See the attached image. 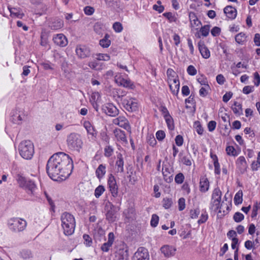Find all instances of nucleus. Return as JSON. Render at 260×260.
I'll return each mask as SVG.
<instances>
[{"label":"nucleus","mask_w":260,"mask_h":260,"mask_svg":"<svg viewBox=\"0 0 260 260\" xmlns=\"http://www.w3.org/2000/svg\"><path fill=\"white\" fill-rule=\"evenodd\" d=\"M73 169V160L69 155L60 152L54 154L48 160L46 171L53 180H63L69 177Z\"/></svg>","instance_id":"f257e3e1"},{"label":"nucleus","mask_w":260,"mask_h":260,"mask_svg":"<svg viewBox=\"0 0 260 260\" xmlns=\"http://www.w3.org/2000/svg\"><path fill=\"white\" fill-rule=\"evenodd\" d=\"M61 225L66 235H72L75 230V220L74 217L68 212L63 213L61 216Z\"/></svg>","instance_id":"f03ea898"},{"label":"nucleus","mask_w":260,"mask_h":260,"mask_svg":"<svg viewBox=\"0 0 260 260\" xmlns=\"http://www.w3.org/2000/svg\"><path fill=\"white\" fill-rule=\"evenodd\" d=\"M17 180L19 186L23 188L28 194L31 196L36 195L37 187L34 181L30 180H26L24 177L19 175H18Z\"/></svg>","instance_id":"7ed1b4c3"},{"label":"nucleus","mask_w":260,"mask_h":260,"mask_svg":"<svg viewBox=\"0 0 260 260\" xmlns=\"http://www.w3.org/2000/svg\"><path fill=\"white\" fill-rule=\"evenodd\" d=\"M67 143L70 150L77 152L80 151L83 145L80 135L75 133H71L68 136Z\"/></svg>","instance_id":"20e7f679"},{"label":"nucleus","mask_w":260,"mask_h":260,"mask_svg":"<svg viewBox=\"0 0 260 260\" xmlns=\"http://www.w3.org/2000/svg\"><path fill=\"white\" fill-rule=\"evenodd\" d=\"M20 155L24 159H30L34 153V145L29 140L23 141L19 146Z\"/></svg>","instance_id":"39448f33"},{"label":"nucleus","mask_w":260,"mask_h":260,"mask_svg":"<svg viewBox=\"0 0 260 260\" xmlns=\"http://www.w3.org/2000/svg\"><path fill=\"white\" fill-rule=\"evenodd\" d=\"M118 98L121 99L123 107L128 112H134L138 110V102L135 98L123 95H118Z\"/></svg>","instance_id":"423d86ee"},{"label":"nucleus","mask_w":260,"mask_h":260,"mask_svg":"<svg viewBox=\"0 0 260 260\" xmlns=\"http://www.w3.org/2000/svg\"><path fill=\"white\" fill-rule=\"evenodd\" d=\"M26 221L19 218H13L9 221V226L10 230L15 232L23 231L26 226Z\"/></svg>","instance_id":"0eeeda50"},{"label":"nucleus","mask_w":260,"mask_h":260,"mask_svg":"<svg viewBox=\"0 0 260 260\" xmlns=\"http://www.w3.org/2000/svg\"><path fill=\"white\" fill-rule=\"evenodd\" d=\"M115 257L117 260H127L128 258V247L124 243L117 247Z\"/></svg>","instance_id":"6e6552de"},{"label":"nucleus","mask_w":260,"mask_h":260,"mask_svg":"<svg viewBox=\"0 0 260 260\" xmlns=\"http://www.w3.org/2000/svg\"><path fill=\"white\" fill-rule=\"evenodd\" d=\"M108 185L112 196L114 198L117 197L118 195V186L115 177L112 174L109 176Z\"/></svg>","instance_id":"1a4fd4ad"},{"label":"nucleus","mask_w":260,"mask_h":260,"mask_svg":"<svg viewBox=\"0 0 260 260\" xmlns=\"http://www.w3.org/2000/svg\"><path fill=\"white\" fill-rule=\"evenodd\" d=\"M76 53L79 58L83 59L90 56L91 50L85 45H79L76 47Z\"/></svg>","instance_id":"9d476101"},{"label":"nucleus","mask_w":260,"mask_h":260,"mask_svg":"<svg viewBox=\"0 0 260 260\" xmlns=\"http://www.w3.org/2000/svg\"><path fill=\"white\" fill-rule=\"evenodd\" d=\"M149 254L147 249L144 247H140L135 253L133 260H149Z\"/></svg>","instance_id":"9b49d317"},{"label":"nucleus","mask_w":260,"mask_h":260,"mask_svg":"<svg viewBox=\"0 0 260 260\" xmlns=\"http://www.w3.org/2000/svg\"><path fill=\"white\" fill-rule=\"evenodd\" d=\"M161 172L166 181L170 182L173 180V170L168 163H163Z\"/></svg>","instance_id":"f8f14e48"},{"label":"nucleus","mask_w":260,"mask_h":260,"mask_svg":"<svg viewBox=\"0 0 260 260\" xmlns=\"http://www.w3.org/2000/svg\"><path fill=\"white\" fill-rule=\"evenodd\" d=\"M103 110L106 114L110 116H115L119 112L117 108L111 103L105 104L103 107Z\"/></svg>","instance_id":"ddd939ff"},{"label":"nucleus","mask_w":260,"mask_h":260,"mask_svg":"<svg viewBox=\"0 0 260 260\" xmlns=\"http://www.w3.org/2000/svg\"><path fill=\"white\" fill-rule=\"evenodd\" d=\"M116 212L115 207L111 204L106 214V219L109 222H113L116 221L117 219Z\"/></svg>","instance_id":"4468645a"},{"label":"nucleus","mask_w":260,"mask_h":260,"mask_svg":"<svg viewBox=\"0 0 260 260\" xmlns=\"http://www.w3.org/2000/svg\"><path fill=\"white\" fill-rule=\"evenodd\" d=\"M170 89L171 90L172 93L174 95H177L180 87V83L178 78L172 79L168 81Z\"/></svg>","instance_id":"2eb2a0df"},{"label":"nucleus","mask_w":260,"mask_h":260,"mask_svg":"<svg viewBox=\"0 0 260 260\" xmlns=\"http://www.w3.org/2000/svg\"><path fill=\"white\" fill-rule=\"evenodd\" d=\"M113 122L114 124L119 125L126 130H129L131 128L128 120L123 116H119L114 119Z\"/></svg>","instance_id":"dca6fc26"},{"label":"nucleus","mask_w":260,"mask_h":260,"mask_svg":"<svg viewBox=\"0 0 260 260\" xmlns=\"http://www.w3.org/2000/svg\"><path fill=\"white\" fill-rule=\"evenodd\" d=\"M54 43L60 47H64L68 44V40L62 34L56 35L53 38Z\"/></svg>","instance_id":"f3484780"},{"label":"nucleus","mask_w":260,"mask_h":260,"mask_svg":"<svg viewBox=\"0 0 260 260\" xmlns=\"http://www.w3.org/2000/svg\"><path fill=\"white\" fill-rule=\"evenodd\" d=\"M160 251L165 257H169L175 255L176 249L172 246L166 245L161 247Z\"/></svg>","instance_id":"a211bd4d"},{"label":"nucleus","mask_w":260,"mask_h":260,"mask_svg":"<svg viewBox=\"0 0 260 260\" xmlns=\"http://www.w3.org/2000/svg\"><path fill=\"white\" fill-rule=\"evenodd\" d=\"M115 236L113 233L111 232L108 234V240L107 242L104 243L101 246V250L104 252H108L112 246L114 241Z\"/></svg>","instance_id":"6ab92c4d"},{"label":"nucleus","mask_w":260,"mask_h":260,"mask_svg":"<svg viewBox=\"0 0 260 260\" xmlns=\"http://www.w3.org/2000/svg\"><path fill=\"white\" fill-rule=\"evenodd\" d=\"M115 81L118 85L124 87L133 89L134 87V84L129 80L125 79L123 78H115Z\"/></svg>","instance_id":"aec40b11"},{"label":"nucleus","mask_w":260,"mask_h":260,"mask_svg":"<svg viewBox=\"0 0 260 260\" xmlns=\"http://www.w3.org/2000/svg\"><path fill=\"white\" fill-rule=\"evenodd\" d=\"M223 11L226 16L231 19H235L237 16L236 9L231 6L225 7L223 9Z\"/></svg>","instance_id":"412c9836"},{"label":"nucleus","mask_w":260,"mask_h":260,"mask_svg":"<svg viewBox=\"0 0 260 260\" xmlns=\"http://www.w3.org/2000/svg\"><path fill=\"white\" fill-rule=\"evenodd\" d=\"M236 164L241 173H243L246 170L247 164L244 156H240L237 159Z\"/></svg>","instance_id":"4be33fe9"},{"label":"nucleus","mask_w":260,"mask_h":260,"mask_svg":"<svg viewBox=\"0 0 260 260\" xmlns=\"http://www.w3.org/2000/svg\"><path fill=\"white\" fill-rule=\"evenodd\" d=\"M200 190L202 192L207 191L209 188V182L205 176L201 177L200 181Z\"/></svg>","instance_id":"5701e85b"},{"label":"nucleus","mask_w":260,"mask_h":260,"mask_svg":"<svg viewBox=\"0 0 260 260\" xmlns=\"http://www.w3.org/2000/svg\"><path fill=\"white\" fill-rule=\"evenodd\" d=\"M198 46L202 57L205 59L209 58L210 56V52L205 44L203 43L200 42L198 43Z\"/></svg>","instance_id":"b1692460"},{"label":"nucleus","mask_w":260,"mask_h":260,"mask_svg":"<svg viewBox=\"0 0 260 260\" xmlns=\"http://www.w3.org/2000/svg\"><path fill=\"white\" fill-rule=\"evenodd\" d=\"M63 26V21L59 18H54L52 20L49 24V27L54 30H57L62 28Z\"/></svg>","instance_id":"393cba45"},{"label":"nucleus","mask_w":260,"mask_h":260,"mask_svg":"<svg viewBox=\"0 0 260 260\" xmlns=\"http://www.w3.org/2000/svg\"><path fill=\"white\" fill-rule=\"evenodd\" d=\"M117 160L116 161L115 167L117 172L122 173L124 171L123 165L124 161L122 155L121 153H119L117 155Z\"/></svg>","instance_id":"a878e982"},{"label":"nucleus","mask_w":260,"mask_h":260,"mask_svg":"<svg viewBox=\"0 0 260 260\" xmlns=\"http://www.w3.org/2000/svg\"><path fill=\"white\" fill-rule=\"evenodd\" d=\"M83 126L89 135H91L92 137H95L96 136L97 132L89 121H85L83 123Z\"/></svg>","instance_id":"bb28decb"},{"label":"nucleus","mask_w":260,"mask_h":260,"mask_svg":"<svg viewBox=\"0 0 260 260\" xmlns=\"http://www.w3.org/2000/svg\"><path fill=\"white\" fill-rule=\"evenodd\" d=\"M88 64L90 69L96 71L101 70L104 67V63L98 62V60L96 59L94 60L89 61Z\"/></svg>","instance_id":"cd10ccee"},{"label":"nucleus","mask_w":260,"mask_h":260,"mask_svg":"<svg viewBox=\"0 0 260 260\" xmlns=\"http://www.w3.org/2000/svg\"><path fill=\"white\" fill-rule=\"evenodd\" d=\"M114 135L117 140L121 141L123 142L127 143V141L124 132L120 129H116L114 131Z\"/></svg>","instance_id":"c85d7f7f"},{"label":"nucleus","mask_w":260,"mask_h":260,"mask_svg":"<svg viewBox=\"0 0 260 260\" xmlns=\"http://www.w3.org/2000/svg\"><path fill=\"white\" fill-rule=\"evenodd\" d=\"M189 17L192 27L199 26L200 25H201V21L198 19L195 13L193 12L190 13Z\"/></svg>","instance_id":"c756f323"},{"label":"nucleus","mask_w":260,"mask_h":260,"mask_svg":"<svg viewBox=\"0 0 260 260\" xmlns=\"http://www.w3.org/2000/svg\"><path fill=\"white\" fill-rule=\"evenodd\" d=\"M106 166L103 164L99 166L95 171V174L97 178L101 179L106 174Z\"/></svg>","instance_id":"7c9ffc66"},{"label":"nucleus","mask_w":260,"mask_h":260,"mask_svg":"<svg viewBox=\"0 0 260 260\" xmlns=\"http://www.w3.org/2000/svg\"><path fill=\"white\" fill-rule=\"evenodd\" d=\"M8 9L12 17L22 18L24 16V14L21 13L20 11L17 8L8 7Z\"/></svg>","instance_id":"2f4dec72"},{"label":"nucleus","mask_w":260,"mask_h":260,"mask_svg":"<svg viewBox=\"0 0 260 260\" xmlns=\"http://www.w3.org/2000/svg\"><path fill=\"white\" fill-rule=\"evenodd\" d=\"M221 200H212L211 203V208L212 210H217L219 209V212H221V207L223 205V203L220 204Z\"/></svg>","instance_id":"473e14b6"},{"label":"nucleus","mask_w":260,"mask_h":260,"mask_svg":"<svg viewBox=\"0 0 260 260\" xmlns=\"http://www.w3.org/2000/svg\"><path fill=\"white\" fill-rule=\"evenodd\" d=\"M94 237L96 241H101L102 239H105V231L101 228L98 229L94 233Z\"/></svg>","instance_id":"72a5a7b5"},{"label":"nucleus","mask_w":260,"mask_h":260,"mask_svg":"<svg viewBox=\"0 0 260 260\" xmlns=\"http://www.w3.org/2000/svg\"><path fill=\"white\" fill-rule=\"evenodd\" d=\"M235 41L239 44H243L246 41V36L245 34L241 32L236 35Z\"/></svg>","instance_id":"f704fd0d"},{"label":"nucleus","mask_w":260,"mask_h":260,"mask_svg":"<svg viewBox=\"0 0 260 260\" xmlns=\"http://www.w3.org/2000/svg\"><path fill=\"white\" fill-rule=\"evenodd\" d=\"M110 36L106 34L104 38L100 41V45L103 48H107L111 44V41L109 39Z\"/></svg>","instance_id":"c9c22d12"},{"label":"nucleus","mask_w":260,"mask_h":260,"mask_svg":"<svg viewBox=\"0 0 260 260\" xmlns=\"http://www.w3.org/2000/svg\"><path fill=\"white\" fill-rule=\"evenodd\" d=\"M243 192L242 190H239L235 196L234 201L236 205H239L242 203Z\"/></svg>","instance_id":"e433bc0d"},{"label":"nucleus","mask_w":260,"mask_h":260,"mask_svg":"<svg viewBox=\"0 0 260 260\" xmlns=\"http://www.w3.org/2000/svg\"><path fill=\"white\" fill-rule=\"evenodd\" d=\"M234 113L236 114H240L242 113V106L240 104L235 102L234 105L232 107Z\"/></svg>","instance_id":"4c0bfd02"},{"label":"nucleus","mask_w":260,"mask_h":260,"mask_svg":"<svg viewBox=\"0 0 260 260\" xmlns=\"http://www.w3.org/2000/svg\"><path fill=\"white\" fill-rule=\"evenodd\" d=\"M166 122L167 124L168 127L169 129L172 130L174 128V122H173V119L171 116L167 115L166 116V117H165Z\"/></svg>","instance_id":"58836bf2"},{"label":"nucleus","mask_w":260,"mask_h":260,"mask_svg":"<svg viewBox=\"0 0 260 260\" xmlns=\"http://www.w3.org/2000/svg\"><path fill=\"white\" fill-rule=\"evenodd\" d=\"M221 191L218 188H215L212 195V200H221Z\"/></svg>","instance_id":"ea45409f"},{"label":"nucleus","mask_w":260,"mask_h":260,"mask_svg":"<svg viewBox=\"0 0 260 260\" xmlns=\"http://www.w3.org/2000/svg\"><path fill=\"white\" fill-rule=\"evenodd\" d=\"M105 189L104 186L99 185L94 191V196L96 198H99L105 191Z\"/></svg>","instance_id":"a19ab883"},{"label":"nucleus","mask_w":260,"mask_h":260,"mask_svg":"<svg viewBox=\"0 0 260 260\" xmlns=\"http://www.w3.org/2000/svg\"><path fill=\"white\" fill-rule=\"evenodd\" d=\"M210 89L209 85H205L204 87L201 88L199 91V94L201 96L205 97L208 94V90Z\"/></svg>","instance_id":"79ce46f5"},{"label":"nucleus","mask_w":260,"mask_h":260,"mask_svg":"<svg viewBox=\"0 0 260 260\" xmlns=\"http://www.w3.org/2000/svg\"><path fill=\"white\" fill-rule=\"evenodd\" d=\"M172 205V200L170 198H164L162 201V206L165 209L170 208Z\"/></svg>","instance_id":"37998d69"},{"label":"nucleus","mask_w":260,"mask_h":260,"mask_svg":"<svg viewBox=\"0 0 260 260\" xmlns=\"http://www.w3.org/2000/svg\"><path fill=\"white\" fill-rule=\"evenodd\" d=\"M209 30V25H205L204 26L202 27L200 29V32H201L202 36L204 37H207L208 35Z\"/></svg>","instance_id":"c03bdc74"},{"label":"nucleus","mask_w":260,"mask_h":260,"mask_svg":"<svg viewBox=\"0 0 260 260\" xmlns=\"http://www.w3.org/2000/svg\"><path fill=\"white\" fill-rule=\"evenodd\" d=\"M159 217L156 214L152 215L150 224L152 227H156L158 223Z\"/></svg>","instance_id":"a18cd8bd"},{"label":"nucleus","mask_w":260,"mask_h":260,"mask_svg":"<svg viewBox=\"0 0 260 260\" xmlns=\"http://www.w3.org/2000/svg\"><path fill=\"white\" fill-rule=\"evenodd\" d=\"M84 243L87 246H90L92 243L91 238L87 234H84L83 236Z\"/></svg>","instance_id":"49530a36"},{"label":"nucleus","mask_w":260,"mask_h":260,"mask_svg":"<svg viewBox=\"0 0 260 260\" xmlns=\"http://www.w3.org/2000/svg\"><path fill=\"white\" fill-rule=\"evenodd\" d=\"M244 215L240 212H236L234 215L233 218L235 222H241L244 219Z\"/></svg>","instance_id":"de8ad7c7"},{"label":"nucleus","mask_w":260,"mask_h":260,"mask_svg":"<svg viewBox=\"0 0 260 260\" xmlns=\"http://www.w3.org/2000/svg\"><path fill=\"white\" fill-rule=\"evenodd\" d=\"M225 150L229 155L236 156L237 155L236 151L233 146L226 147Z\"/></svg>","instance_id":"09e8293b"},{"label":"nucleus","mask_w":260,"mask_h":260,"mask_svg":"<svg viewBox=\"0 0 260 260\" xmlns=\"http://www.w3.org/2000/svg\"><path fill=\"white\" fill-rule=\"evenodd\" d=\"M95 58L98 61L99 60L108 61V60H110V57L107 54H99L97 55V57Z\"/></svg>","instance_id":"8fccbe9b"},{"label":"nucleus","mask_w":260,"mask_h":260,"mask_svg":"<svg viewBox=\"0 0 260 260\" xmlns=\"http://www.w3.org/2000/svg\"><path fill=\"white\" fill-rule=\"evenodd\" d=\"M184 179V176L182 173L177 174L175 177V181L177 184H181Z\"/></svg>","instance_id":"3c124183"},{"label":"nucleus","mask_w":260,"mask_h":260,"mask_svg":"<svg viewBox=\"0 0 260 260\" xmlns=\"http://www.w3.org/2000/svg\"><path fill=\"white\" fill-rule=\"evenodd\" d=\"M200 212V211L199 208L191 209L190 210V216L192 219H196L198 217Z\"/></svg>","instance_id":"603ef678"},{"label":"nucleus","mask_w":260,"mask_h":260,"mask_svg":"<svg viewBox=\"0 0 260 260\" xmlns=\"http://www.w3.org/2000/svg\"><path fill=\"white\" fill-rule=\"evenodd\" d=\"M181 161L186 166H190L191 165V160L190 157L187 156H183L181 158Z\"/></svg>","instance_id":"864d4df0"},{"label":"nucleus","mask_w":260,"mask_h":260,"mask_svg":"<svg viewBox=\"0 0 260 260\" xmlns=\"http://www.w3.org/2000/svg\"><path fill=\"white\" fill-rule=\"evenodd\" d=\"M178 209L179 211L183 210L185 208V200L183 198H181L178 200Z\"/></svg>","instance_id":"5fc2aeb1"},{"label":"nucleus","mask_w":260,"mask_h":260,"mask_svg":"<svg viewBox=\"0 0 260 260\" xmlns=\"http://www.w3.org/2000/svg\"><path fill=\"white\" fill-rule=\"evenodd\" d=\"M113 149L111 146H106L105 148V155L106 157H110L112 155Z\"/></svg>","instance_id":"6e6d98bb"},{"label":"nucleus","mask_w":260,"mask_h":260,"mask_svg":"<svg viewBox=\"0 0 260 260\" xmlns=\"http://www.w3.org/2000/svg\"><path fill=\"white\" fill-rule=\"evenodd\" d=\"M114 30L117 32H120L122 31L123 27L122 24L120 22H115L113 25Z\"/></svg>","instance_id":"4d7b16f0"},{"label":"nucleus","mask_w":260,"mask_h":260,"mask_svg":"<svg viewBox=\"0 0 260 260\" xmlns=\"http://www.w3.org/2000/svg\"><path fill=\"white\" fill-rule=\"evenodd\" d=\"M163 15L167 18L170 22L176 21V18L171 12H167L163 14Z\"/></svg>","instance_id":"13d9d810"},{"label":"nucleus","mask_w":260,"mask_h":260,"mask_svg":"<svg viewBox=\"0 0 260 260\" xmlns=\"http://www.w3.org/2000/svg\"><path fill=\"white\" fill-rule=\"evenodd\" d=\"M167 74L168 77V81L170 79V78L172 79L178 78L177 76L176 75V73L172 69H168Z\"/></svg>","instance_id":"bf43d9fd"},{"label":"nucleus","mask_w":260,"mask_h":260,"mask_svg":"<svg viewBox=\"0 0 260 260\" xmlns=\"http://www.w3.org/2000/svg\"><path fill=\"white\" fill-rule=\"evenodd\" d=\"M188 74L191 76H194L197 74V70L192 65H190L187 69Z\"/></svg>","instance_id":"052dcab7"},{"label":"nucleus","mask_w":260,"mask_h":260,"mask_svg":"<svg viewBox=\"0 0 260 260\" xmlns=\"http://www.w3.org/2000/svg\"><path fill=\"white\" fill-rule=\"evenodd\" d=\"M220 32H221V29L217 26L214 27L211 29V35L214 37H216V36H219Z\"/></svg>","instance_id":"680f3d73"},{"label":"nucleus","mask_w":260,"mask_h":260,"mask_svg":"<svg viewBox=\"0 0 260 260\" xmlns=\"http://www.w3.org/2000/svg\"><path fill=\"white\" fill-rule=\"evenodd\" d=\"M84 11L85 14L91 15L94 13V9L93 7L86 6L84 8Z\"/></svg>","instance_id":"e2e57ef3"},{"label":"nucleus","mask_w":260,"mask_h":260,"mask_svg":"<svg viewBox=\"0 0 260 260\" xmlns=\"http://www.w3.org/2000/svg\"><path fill=\"white\" fill-rule=\"evenodd\" d=\"M254 90V87L252 86H246L243 88V92L248 94Z\"/></svg>","instance_id":"0e129e2a"},{"label":"nucleus","mask_w":260,"mask_h":260,"mask_svg":"<svg viewBox=\"0 0 260 260\" xmlns=\"http://www.w3.org/2000/svg\"><path fill=\"white\" fill-rule=\"evenodd\" d=\"M156 137L159 141H162L165 137V133L163 131H158L156 133Z\"/></svg>","instance_id":"69168bd1"},{"label":"nucleus","mask_w":260,"mask_h":260,"mask_svg":"<svg viewBox=\"0 0 260 260\" xmlns=\"http://www.w3.org/2000/svg\"><path fill=\"white\" fill-rule=\"evenodd\" d=\"M208 214L205 212L204 213L202 214L200 219L198 220V222L199 224H202L205 222L208 219Z\"/></svg>","instance_id":"338daca9"},{"label":"nucleus","mask_w":260,"mask_h":260,"mask_svg":"<svg viewBox=\"0 0 260 260\" xmlns=\"http://www.w3.org/2000/svg\"><path fill=\"white\" fill-rule=\"evenodd\" d=\"M22 257L24 259H27L31 256V253L30 251L27 250H22L21 253Z\"/></svg>","instance_id":"774afa93"}]
</instances>
